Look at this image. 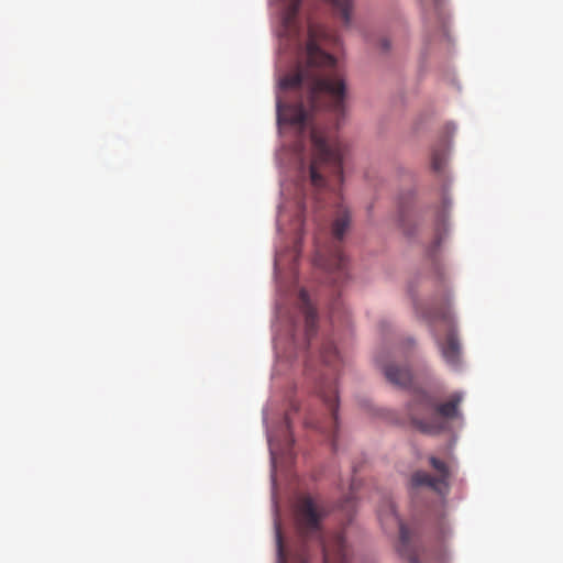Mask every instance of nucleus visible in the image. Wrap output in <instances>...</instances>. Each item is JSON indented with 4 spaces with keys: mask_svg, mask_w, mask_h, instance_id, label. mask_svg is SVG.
I'll return each instance as SVG.
<instances>
[{
    "mask_svg": "<svg viewBox=\"0 0 563 563\" xmlns=\"http://www.w3.org/2000/svg\"><path fill=\"white\" fill-rule=\"evenodd\" d=\"M300 5L301 0H282L279 36L285 48L296 51L300 60L294 71L279 79V86L283 90L305 91L306 101L286 103L278 98L277 121L302 133L311 124L313 111L325 109L338 120L344 115L346 88L336 69V59L319 46L327 30L309 21L306 32L298 18Z\"/></svg>",
    "mask_w": 563,
    "mask_h": 563,
    "instance_id": "f257e3e1",
    "label": "nucleus"
},
{
    "mask_svg": "<svg viewBox=\"0 0 563 563\" xmlns=\"http://www.w3.org/2000/svg\"><path fill=\"white\" fill-rule=\"evenodd\" d=\"M323 511L311 497L301 498L296 507L295 521L301 544L291 552L290 562L286 556L282 528L275 522L277 563H308L310 542L322 550L323 563H355L342 532L324 538L321 533Z\"/></svg>",
    "mask_w": 563,
    "mask_h": 563,
    "instance_id": "f03ea898",
    "label": "nucleus"
},
{
    "mask_svg": "<svg viewBox=\"0 0 563 563\" xmlns=\"http://www.w3.org/2000/svg\"><path fill=\"white\" fill-rule=\"evenodd\" d=\"M462 395L455 393L451 398L437 404L434 398L422 389H415L408 405V416L412 424L424 433H439L446 428L445 420L459 416V406Z\"/></svg>",
    "mask_w": 563,
    "mask_h": 563,
    "instance_id": "7ed1b4c3",
    "label": "nucleus"
},
{
    "mask_svg": "<svg viewBox=\"0 0 563 563\" xmlns=\"http://www.w3.org/2000/svg\"><path fill=\"white\" fill-rule=\"evenodd\" d=\"M313 157L310 165L311 184L317 188L325 187L327 177L338 181L343 179L344 145L339 141H329L317 128H311Z\"/></svg>",
    "mask_w": 563,
    "mask_h": 563,
    "instance_id": "20e7f679",
    "label": "nucleus"
},
{
    "mask_svg": "<svg viewBox=\"0 0 563 563\" xmlns=\"http://www.w3.org/2000/svg\"><path fill=\"white\" fill-rule=\"evenodd\" d=\"M423 317L432 327L443 360L448 365L456 368L461 362L462 350L449 302L432 307L424 312Z\"/></svg>",
    "mask_w": 563,
    "mask_h": 563,
    "instance_id": "39448f33",
    "label": "nucleus"
},
{
    "mask_svg": "<svg viewBox=\"0 0 563 563\" xmlns=\"http://www.w3.org/2000/svg\"><path fill=\"white\" fill-rule=\"evenodd\" d=\"M378 518L385 530L399 529V543L397 548L399 554L410 563H420V554L418 549L410 541L409 530L399 519L396 514L395 505L389 498L384 499L379 507Z\"/></svg>",
    "mask_w": 563,
    "mask_h": 563,
    "instance_id": "423d86ee",
    "label": "nucleus"
},
{
    "mask_svg": "<svg viewBox=\"0 0 563 563\" xmlns=\"http://www.w3.org/2000/svg\"><path fill=\"white\" fill-rule=\"evenodd\" d=\"M347 260L339 244H334L329 249L320 246L317 243L316 264L321 268L335 273V282L345 277Z\"/></svg>",
    "mask_w": 563,
    "mask_h": 563,
    "instance_id": "0eeeda50",
    "label": "nucleus"
},
{
    "mask_svg": "<svg viewBox=\"0 0 563 563\" xmlns=\"http://www.w3.org/2000/svg\"><path fill=\"white\" fill-rule=\"evenodd\" d=\"M431 466L439 473V476L434 477L427 472L418 471L411 476V484L415 487L427 486L433 490L442 494L443 489L448 487L449 467L445 462L431 456Z\"/></svg>",
    "mask_w": 563,
    "mask_h": 563,
    "instance_id": "6e6552de",
    "label": "nucleus"
},
{
    "mask_svg": "<svg viewBox=\"0 0 563 563\" xmlns=\"http://www.w3.org/2000/svg\"><path fill=\"white\" fill-rule=\"evenodd\" d=\"M376 361L389 383L404 388L411 386L412 374L409 367L400 366L395 362H385L382 357H377Z\"/></svg>",
    "mask_w": 563,
    "mask_h": 563,
    "instance_id": "1a4fd4ad",
    "label": "nucleus"
},
{
    "mask_svg": "<svg viewBox=\"0 0 563 563\" xmlns=\"http://www.w3.org/2000/svg\"><path fill=\"white\" fill-rule=\"evenodd\" d=\"M299 299L301 303V310L305 316V335L307 341H310L317 332V311L311 305L308 292L306 290H300Z\"/></svg>",
    "mask_w": 563,
    "mask_h": 563,
    "instance_id": "9d476101",
    "label": "nucleus"
},
{
    "mask_svg": "<svg viewBox=\"0 0 563 563\" xmlns=\"http://www.w3.org/2000/svg\"><path fill=\"white\" fill-rule=\"evenodd\" d=\"M318 393L324 404L327 405L331 417L333 424L336 427L338 423V389L336 385L332 380H322L320 383Z\"/></svg>",
    "mask_w": 563,
    "mask_h": 563,
    "instance_id": "9b49d317",
    "label": "nucleus"
},
{
    "mask_svg": "<svg viewBox=\"0 0 563 563\" xmlns=\"http://www.w3.org/2000/svg\"><path fill=\"white\" fill-rule=\"evenodd\" d=\"M328 5L333 15L341 19L343 25L349 27L352 22L353 0H321Z\"/></svg>",
    "mask_w": 563,
    "mask_h": 563,
    "instance_id": "f8f14e48",
    "label": "nucleus"
},
{
    "mask_svg": "<svg viewBox=\"0 0 563 563\" xmlns=\"http://www.w3.org/2000/svg\"><path fill=\"white\" fill-rule=\"evenodd\" d=\"M351 223V213L349 209L340 205L332 224V235L336 241H341Z\"/></svg>",
    "mask_w": 563,
    "mask_h": 563,
    "instance_id": "ddd939ff",
    "label": "nucleus"
},
{
    "mask_svg": "<svg viewBox=\"0 0 563 563\" xmlns=\"http://www.w3.org/2000/svg\"><path fill=\"white\" fill-rule=\"evenodd\" d=\"M322 362L329 366H333L339 360V353L334 344L330 341L324 342L321 350Z\"/></svg>",
    "mask_w": 563,
    "mask_h": 563,
    "instance_id": "4468645a",
    "label": "nucleus"
},
{
    "mask_svg": "<svg viewBox=\"0 0 563 563\" xmlns=\"http://www.w3.org/2000/svg\"><path fill=\"white\" fill-rule=\"evenodd\" d=\"M446 164V151L434 148L431 155V166L437 173H441Z\"/></svg>",
    "mask_w": 563,
    "mask_h": 563,
    "instance_id": "2eb2a0df",
    "label": "nucleus"
},
{
    "mask_svg": "<svg viewBox=\"0 0 563 563\" xmlns=\"http://www.w3.org/2000/svg\"><path fill=\"white\" fill-rule=\"evenodd\" d=\"M441 1L442 0H433V5H434L435 14L438 15V20H439L440 34H441V36H446L445 20H444V16L442 15V13L440 12V3H441Z\"/></svg>",
    "mask_w": 563,
    "mask_h": 563,
    "instance_id": "dca6fc26",
    "label": "nucleus"
},
{
    "mask_svg": "<svg viewBox=\"0 0 563 563\" xmlns=\"http://www.w3.org/2000/svg\"><path fill=\"white\" fill-rule=\"evenodd\" d=\"M377 46L383 53H386L390 49V42L387 37H380L377 42Z\"/></svg>",
    "mask_w": 563,
    "mask_h": 563,
    "instance_id": "f3484780",
    "label": "nucleus"
},
{
    "mask_svg": "<svg viewBox=\"0 0 563 563\" xmlns=\"http://www.w3.org/2000/svg\"><path fill=\"white\" fill-rule=\"evenodd\" d=\"M449 206H450V202L448 201L446 198H444V200H443V211L438 214V222H444L445 211L449 208Z\"/></svg>",
    "mask_w": 563,
    "mask_h": 563,
    "instance_id": "a211bd4d",
    "label": "nucleus"
},
{
    "mask_svg": "<svg viewBox=\"0 0 563 563\" xmlns=\"http://www.w3.org/2000/svg\"><path fill=\"white\" fill-rule=\"evenodd\" d=\"M353 506V497H347L344 503L342 504V508L343 509H349L350 507Z\"/></svg>",
    "mask_w": 563,
    "mask_h": 563,
    "instance_id": "6ab92c4d",
    "label": "nucleus"
},
{
    "mask_svg": "<svg viewBox=\"0 0 563 563\" xmlns=\"http://www.w3.org/2000/svg\"><path fill=\"white\" fill-rule=\"evenodd\" d=\"M269 446H271V451L273 452L274 451V445H273L271 440H269Z\"/></svg>",
    "mask_w": 563,
    "mask_h": 563,
    "instance_id": "aec40b11",
    "label": "nucleus"
},
{
    "mask_svg": "<svg viewBox=\"0 0 563 563\" xmlns=\"http://www.w3.org/2000/svg\"><path fill=\"white\" fill-rule=\"evenodd\" d=\"M332 446L335 449V439L332 441Z\"/></svg>",
    "mask_w": 563,
    "mask_h": 563,
    "instance_id": "412c9836",
    "label": "nucleus"
}]
</instances>
